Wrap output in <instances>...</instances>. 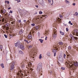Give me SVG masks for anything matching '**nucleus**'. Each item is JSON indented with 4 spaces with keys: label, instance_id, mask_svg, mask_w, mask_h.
Listing matches in <instances>:
<instances>
[{
    "label": "nucleus",
    "instance_id": "f257e3e1",
    "mask_svg": "<svg viewBox=\"0 0 78 78\" xmlns=\"http://www.w3.org/2000/svg\"><path fill=\"white\" fill-rule=\"evenodd\" d=\"M68 61L69 63H69L66 62V65L68 66L69 67H70L71 70L72 72H73L74 73L75 72V68L74 67V66H73L74 65L73 64V62H72L71 60Z\"/></svg>",
    "mask_w": 78,
    "mask_h": 78
},
{
    "label": "nucleus",
    "instance_id": "f03ea898",
    "mask_svg": "<svg viewBox=\"0 0 78 78\" xmlns=\"http://www.w3.org/2000/svg\"><path fill=\"white\" fill-rule=\"evenodd\" d=\"M42 63L41 62H40L38 63L37 69V70L38 72H39L42 70Z\"/></svg>",
    "mask_w": 78,
    "mask_h": 78
},
{
    "label": "nucleus",
    "instance_id": "7ed1b4c3",
    "mask_svg": "<svg viewBox=\"0 0 78 78\" xmlns=\"http://www.w3.org/2000/svg\"><path fill=\"white\" fill-rule=\"evenodd\" d=\"M56 30L53 29V33L52 34V37L53 39H56Z\"/></svg>",
    "mask_w": 78,
    "mask_h": 78
},
{
    "label": "nucleus",
    "instance_id": "20e7f679",
    "mask_svg": "<svg viewBox=\"0 0 78 78\" xmlns=\"http://www.w3.org/2000/svg\"><path fill=\"white\" fill-rule=\"evenodd\" d=\"M70 36L71 38V39H72L73 41H75V40H77V39H78V37H74L72 34H70Z\"/></svg>",
    "mask_w": 78,
    "mask_h": 78
},
{
    "label": "nucleus",
    "instance_id": "39448f33",
    "mask_svg": "<svg viewBox=\"0 0 78 78\" xmlns=\"http://www.w3.org/2000/svg\"><path fill=\"white\" fill-rule=\"evenodd\" d=\"M76 34V35L77 36H78V30L76 29V30H73V35H75Z\"/></svg>",
    "mask_w": 78,
    "mask_h": 78
},
{
    "label": "nucleus",
    "instance_id": "423d86ee",
    "mask_svg": "<svg viewBox=\"0 0 78 78\" xmlns=\"http://www.w3.org/2000/svg\"><path fill=\"white\" fill-rule=\"evenodd\" d=\"M10 66V70H12L14 69V62H12V63H11Z\"/></svg>",
    "mask_w": 78,
    "mask_h": 78
},
{
    "label": "nucleus",
    "instance_id": "0eeeda50",
    "mask_svg": "<svg viewBox=\"0 0 78 78\" xmlns=\"http://www.w3.org/2000/svg\"><path fill=\"white\" fill-rule=\"evenodd\" d=\"M38 2L41 5H42V6H43V5H44V2L43 0H38Z\"/></svg>",
    "mask_w": 78,
    "mask_h": 78
},
{
    "label": "nucleus",
    "instance_id": "6e6552de",
    "mask_svg": "<svg viewBox=\"0 0 78 78\" xmlns=\"http://www.w3.org/2000/svg\"><path fill=\"white\" fill-rule=\"evenodd\" d=\"M57 22L59 23L61 22V19L59 18L56 19Z\"/></svg>",
    "mask_w": 78,
    "mask_h": 78
},
{
    "label": "nucleus",
    "instance_id": "1a4fd4ad",
    "mask_svg": "<svg viewBox=\"0 0 78 78\" xmlns=\"http://www.w3.org/2000/svg\"><path fill=\"white\" fill-rule=\"evenodd\" d=\"M20 49H21V50H23L25 49V47H24V46L22 44L20 45Z\"/></svg>",
    "mask_w": 78,
    "mask_h": 78
},
{
    "label": "nucleus",
    "instance_id": "9d476101",
    "mask_svg": "<svg viewBox=\"0 0 78 78\" xmlns=\"http://www.w3.org/2000/svg\"><path fill=\"white\" fill-rule=\"evenodd\" d=\"M15 47H19V45H20V43L19 42H17L15 44Z\"/></svg>",
    "mask_w": 78,
    "mask_h": 78
},
{
    "label": "nucleus",
    "instance_id": "9b49d317",
    "mask_svg": "<svg viewBox=\"0 0 78 78\" xmlns=\"http://www.w3.org/2000/svg\"><path fill=\"white\" fill-rule=\"evenodd\" d=\"M6 10L5 9L4 10H1V13H3V14H5V13L6 12Z\"/></svg>",
    "mask_w": 78,
    "mask_h": 78
},
{
    "label": "nucleus",
    "instance_id": "f8f14e48",
    "mask_svg": "<svg viewBox=\"0 0 78 78\" xmlns=\"http://www.w3.org/2000/svg\"><path fill=\"white\" fill-rule=\"evenodd\" d=\"M28 40L29 39H31V38H32V36H31V34H28Z\"/></svg>",
    "mask_w": 78,
    "mask_h": 78
},
{
    "label": "nucleus",
    "instance_id": "ddd939ff",
    "mask_svg": "<svg viewBox=\"0 0 78 78\" xmlns=\"http://www.w3.org/2000/svg\"><path fill=\"white\" fill-rule=\"evenodd\" d=\"M23 33V31L22 29H21L19 32V34H22Z\"/></svg>",
    "mask_w": 78,
    "mask_h": 78
},
{
    "label": "nucleus",
    "instance_id": "4468645a",
    "mask_svg": "<svg viewBox=\"0 0 78 78\" xmlns=\"http://www.w3.org/2000/svg\"><path fill=\"white\" fill-rule=\"evenodd\" d=\"M53 51H53V53H54V56H56V50H55V49H53Z\"/></svg>",
    "mask_w": 78,
    "mask_h": 78
},
{
    "label": "nucleus",
    "instance_id": "2eb2a0df",
    "mask_svg": "<svg viewBox=\"0 0 78 78\" xmlns=\"http://www.w3.org/2000/svg\"><path fill=\"white\" fill-rule=\"evenodd\" d=\"M74 66H76V67H77L78 66V62H74Z\"/></svg>",
    "mask_w": 78,
    "mask_h": 78
},
{
    "label": "nucleus",
    "instance_id": "dca6fc26",
    "mask_svg": "<svg viewBox=\"0 0 78 78\" xmlns=\"http://www.w3.org/2000/svg\"><path fill=\"white\" fill-rule=\"evenodd\" d=\"M19 53L21 55H23V52L22 51H19Z\"/></svg>",
    "mask_w": 78,
    "mask_h": 78
},
{
    "label": "nucleus",
    "instance_id": "f3484780",
    "mask_svg": "<svg viewBox=\"0 0 78 78\" xmlns=\"http://www.w3.org/2000/svg\"><path fill=\"white\" fill-rule=\"evenodd\" d=\"M60 33L62 35H64V32H62L61 31H60Z\"/></svg>",
    "mask_w": 78,
    "mask_h": 78
},
{
    "label": "nucleus",
    "instance_id": "a211bd4d",
    "mask_svg": "<svg viewBox=\"0 0 78 78\" xmlns=\"http://www.w3.org/2000/svg\"><path fill=\"white\" fill-rule=\"evenodd\" d=\"M1 66L2 67L3 69H4V65L3 64V63H2L0 64Z\"/></svg>",
    "mask_w": 78,
    "mask_h": 78
},
{
    "label": "nucleus",
    "instance_id": "6ab92c4d",
    "mask_svg": "<svg viewBox=\"0 0 78 78\" xmlns=\"http://www.w3.org/2000/svg\"><path fill=\"white\" fill-rule=\"evenodd\" d=\"M39 41H40L41 43H43V41H44V40H43L42 39H39Z\"/></svg>",
    "mask_w": 78,
    "mask_h": 78
},
{
    "label": "nucleus",
    "instance_id": "aec40b11",
    "mask_svg": "<svg viewBox=\"0 0 78 78\" xmlns=\"http://www.w3.org/2000/svg\"><path fill=\"white\" fill-rule=\"evenodd\" d=\"M58 44H59L60 45H62L63 44V43H62V42H58Z\"/></svg>",
    "mask_w": 78,
    "mask_h": 78
},
{
    "label": "nucleus",
    "instance_id": "412c9836",
    "mask_svg": "<svg viewBox=\"0 0 78 78\" xmlns=\"http://www.w3.org/2000/svg\"><path fill=\"white\" fill-rule=\"evenodd\" d=\"M63 59H59L58 60L59 61V62H63Z\"/></svg>",
    "mask_w": 78,
    "mask_h": 78
},
{
    "label": "nucleus",
    "instance_id": "4be33fe9",
    "mask_svg": "<svg viewBox=\"0 0 78 78\" xmlns=\"http://www.w3.org/2000/svg\"><path fill=\"white\" fill-rule=\"evenodd\" d=\"M35 28L36 29V30H37L39 29V27H38L37 26H36L35 27Z\"/></svg>",
    "mask_w": 78,
    "mask_h": 78
},
{
    "label": "nucleus",
    "instance_id": "5701e85b",
    "mask_svg": "<svg viewBox=\"0 0 78 78\" xmlns=\"http://www.w3.org/2000/svg\"><path fill=\"white\" fill-rule=\"evenodd\" d=\"M21 68L22 69H24L25 68V65L24 64H22L21 65Z\"/></svg>",
    "mask_w": 78,
    "mask_h": 78
},
{
    "label": "nucleus",
    "instance_id": "b1692460",
    "mask_svg": "<svg viewBox=\"0 0 78 78\" xmlns=\"http://www.w3.org/2000/svg\"><path fill=\"white\" fill-rule=\"evenodd\" d=\"M28 65L29 66H32V63H31V62H29Z\"/></svg>",
    "mask_w": 78,
    "mask_h": 78
},
{
    "label": "nucleus",
    "instance_id": "393cba45",
    "mask_svg": "<svg viewBox=\"0 0 78 78\" xmlns=\"http://www.w3.org/2000/svg\"><path fill=\"white\" fill-rule=\"evenodd\" d=\"M11 23L12 24V26H14L15 25V23L14 22H12Z\"/></svg>",
    "mask_w": 78,
    "mask_h": 78
},
{
    "label": "nucleus",
    "instance_id": "a878e982",
    "mask_svg": "<svg viewBox=\"0 0 78 78\" xmlns=\"http://www.w3.org/2000/svg\"><path fill=\"white\" fill-rule=\"evenodd\" d=\"M30 61L31 62H34V59H30Z\"/></svg>",
    "mask_w": 78,
    "mask_h": 78
},
{
    "label": "nucleus",
    "instance_id": "bb28decb",
    "mask_svg": "<svg viewBox=\"0 0 78 78\" xmlns=\"http://www.w3.org/2000/svg\"><path fill=\"white\" fill-rule=\"evenodd\" d=\"M65 3H67V4H68L69 3V2L68 1H67V0H66L65 1Z\"/></svg>",
    "mask_w": 78,
    "mask_h": 78
},
{
    "label": "nucleus",
    "instance_id": "cd10ccee",
    "mask_svg": "<svg viewBox=\"0 0 78 78\" xmlns=\"http://www.w3.org/2000/svg\"><path fill=\"white\" fill-rule=\"evenodd\" d=\"M74 15H75V16H78V12H75V14H74Z\"/></svg>",
    "mask_w": 78,
    "mask_h": 78
},
{
    "label": "nucleus",
    "instance_id": "c85d7f7f",
    "mask_svg": "<svg viewBox=\"0 0 78 78\" xmlns=\"http://www.w3.org/2000/svg\"><path fill=\"white\" fill-rule=\"evenodd\" d=\"M45 34H48L49 33V31L48 30H46L45 32Z\"/></svg>",
    "mask_w": 78,
    "mask_h": 78
},
{
    "label": "nucleus",
    "instance_id": "c756f323",
    "mask_svg": "<svg viewBox=\"0 0 78 78\" xmlns=\"http://www.w3.org/2000/svg\"><path fill=\"white\" fill-rule=\"evenodd\" d=\"M28 40H27L26 39H24V41L26 42H27V44H28L29 42L28 41Z\"/></svg>",
    "mask_w": 78,
    "mask_h": 78
},
{
    "label": "nucleus",
    "instance_id": "7c9ffc66",
    "mask_svg": "<svg viewBox=\"0 0 78 78\" xmlns=\"http://www.w3.org/2000/svg\"><path fill=\"white\" fill-rule=\"evenodd\" d=\"M59 59H62V56L60 55L59 56H58V58Z\"/></svg>",
    "mask_w": 78,
    "mask_h": 78
},
{
    "label": "nucleus",
    "instance_id": "2f4dec72",
    "mask_svg": "<svg viewBox=\"0 0 78 78\" xmlns=\"http://www.w3.org/2000/svg\"><path fill=\"white\" fill-rule=\"evenodd\" d=\"M39 58V59H41L42 58V54H40Z\"/></svg>",
    "mask_w": 78,
    "mask_h": 78
},
{
    "label": "nucleus",
    "instance_id": "473e14b6",
    "mask_svg": "<svg viewBox=\"0 0 78 78\" xmlns=\"http://www.w3.org/2000/svg\"><path fill=\"white\" fill-rule=\"evenodd\" d=\"M28 47L29 48H32V46H31V45H29Z\"/></svg>",
    "mask_w": 78,
    "mask_h": 78
},
{
    "label": "nucleus",
    "instance_id": "72a5a7b5",
    "mask_svg": "<svg viewBox=\"0 0 78 78\" xmlns=\"http://www.w3.org/2000/svg\"><path fill=\"white\" fill-rule=\"evenodd\" d=\"M6 30H7V31H8V30H9V27H6Z\"/></svg>",
    "mask_w": 78,
    "mask_h": 78
},
{
    "label": "nucleus",
    "instance_id": "f704fd0d",
    "mask_svg": "<svg viewBox=\"0 0 78 78\" xmlns=\"http://www.w3.org/2000/svg\"><path fill=\"white\" fill-rule=\"evenodd\" d=\"M3 29H5L6 28V25H5L4 26H3Z\"/></svg>",
    "mask_w": 78,
    "mask_h": 78
},
{
    "label": "nucleus",
    "instance_id": "c9c22d12",
    "mask_svg": "<svg viewBox=\"0 0 78 78\" xmlns=\"http://www.w3.org/2000/svg\"><path fill=\"white\" fill-rule=\"evenodd\" d=\"M68 48L69 50H71V46H69L68 47Z\"/></svg>",
    "mask_w": 78,
    "mask_h": 78
},
{
    "label": "nucleus",
    "instance_id": "e433bc0d",
    "mask_svg": "<svg viewBox=\"0 0 78 78\" xmlns=\"http://www.w3.org/2000/svg\"><path fill=\"white\" fill-rule=\"evenodd\" d=\"M34 25H35V24L33 23H32L31 24V26H32V27H34Z\"/></svg>",
    "mask_w": 78,
    "mask_h": 78
},
{
    "label": "nucleus",
    "instance_id": "4c0bfd02",
    "mask_svg": "<svg viewBox=\"0 0 78 78\" xmlns=\"http://www.w3.org/2000/svg\"><path fill=\"white\" fill-rule=\"evenodd\" d=\"M5 3L6 2L7 3H8V4H9V1H5Z\"/></svg>",
    "mask_w": 78,
    "mask_h": 78
},
{
    "label": "nucleus",
    "instance_id": "58836bf2",
    "mask_svg": "<svg viewBox=\"0 0 78 78\" xmlns=\"http://www.w3.org/2000/svg\"><path fill=\"white\" fill-rule=\"evenodd\" d=\"M43 17H45L47 18L48 17V16H47V15H42Z\"/></svg>",
    "mask_w": 78,
    "mask_h": 78
},
{
    "label": "nucleus",
    "instance_id": "ea45409f",
    "mask_svg": "<svg viewBox=\"0 0 78 78\" xmlns=\"http://www.w3.org/2000/svg\"><path fill=\"white\" fill-rule=\"evenodd\" d=\"M4 36H5V38H8V36H7V35H6V34H5L4 35Z\"/></svg>",
    "mask_w": 78,
    "mask_h": 78
},
{
    "label": "nucleus",
    "instance_id": "a19ab883",
    "mask_svg": "<svg viewBox=\"0 0 78 78\" xmlns=\"http://www.w3.org/2000/svg\"><path fill=\"white\" fill-rule=\"evenodd\" d=\"M2 22H4V21H5V18H3L2 19Z\"/></svg>",
    "mask_w": 78,
    "mask_h": 78
},
{
    "label": "nucleus",
    "instance_id": "79ce46f5",
    "mask_svg": "<svg viewBox=\"0 0 78 78\" xmlns=\"http://www.w3.org/2000/svg\"><path fill=\"white\" fill-rule=\"evenodd\" d=\"M39 14H42V12L40 11L39 12Z\"/></svg>",
    "mask_w": 78,
    "mask_h": 78
},
{
    "label": "nucleus",
    "instance_id": "37998d69",
    "mask_svg": "<svg viewBox=\"0 0 78 78\" xmlns=\"http://www.w3.org/2000/svg\"><path fill=\"white\" fill-rule=\"evenodd\" d=\"M66 31L67 32L69 31V28H66Z\"/></svg>",
    "mask_w": 78,
    "mask_h": 78
},
{
    "label": "nucleus",
    "instance_id": "c03bdc74",
    "mask_svg": "<svg viewBox=\"0 0 78 78\" xmlns=\"http://www.w3.org/2000/svg\"><path fill=\"white\" fill-rule=\"evenodd\" d=\"M2 48H3V46L2 45L0 46V49H2Z\"/></svg>",
    "mask_w": 78,
    "mask_h": 78
},
{
    "label": "nucleus",
    "instance_id": "a18cd8bd",
    "mask_svg": "<svg viewBox=\"0 0 78 78\" xmlns=\"http://www.w3.org/2000/svg\"><path fill=\"white\" fill-rule=\"evenodd\" d=\"M17 75H18V76H19V75H20V73H17Z\"/></svg>",
    "mask_w": 78,
    "mask_h": 78
},
{
    "label": "nucleus",
    "instance_id": "49530a36",
    "mask_svg": "<svg viewBox=\"0 0 78 78\" xmlns=\"http://www.w3.org/2000/svg\"><path fill=\"white\" fill-rule=\"evenodd\" d=\"M64 59H65V58H66V54H64Z\"/></svg>",
    "mask_w": 78,
    "mask_h": 78
},
{
    "label": "nucleus",
    "instance_id": "de8ad7c7",
    "mask_svg": "<svg viewBox=\"0 0 78 78\" xmlns=\"http://www.w3.org/2000/svg\"><path fill=\"white\" fill-rule=\"evenodd\" d=\"M9 23H7L6 24H5V26H6V27H9Z\"/></svg>",
    "mask_w": 78,
    "mask_h": 78
},
{
    "label": "nucleus",
    "instance_id": "09e8293b",
    "mask_svg": "<svg viewBox=\"0 0 78 78\" xmlns=\"http://www.w3.org/2000/svg\"><path fill=\"white\" fill-rule=\"evenodd\" d=\"M61 69H62V70H64L65 69V68L64 67H62Z\"/></svg>",
    "mask_w": 78,
    "mask_h": 78
},
{
    "label": "nucleus",
    "instance_id": "8fccbe9b",
    "mask_svg": "<svg viewBox=\"0 0 78 78\" xmlns=\"http://www.w3.org/2000/svg\"><path fill=\"white\" fill-rule=\"evenodd\" d=\"M59 16L60 18H62V15H59Z\"/></svg>",
    "mask_w": 78,
    "mask_h": 78
},
{
    "label": "nucleus",
    "instance_id": "3c124183",
    "mask_svg": "<svg viewBox=\"0 0 78 78\" xmlns=\"http://www.w3.org/2000/svg\"><path fill=\"white\" fill-rule=\"evenodd\" d=\"M23 22H24L25 23H26V24H27V22L26 21V20H23Z\"/></svg>",
    "mask_w": 78,
    "mask_h": 78
},
{
    "label": "nucleus",
    "instance_id": "603ef678",
    "mask_svg": "<svg viewBox=\"0 0 78 78\" xmlns=\"http://www.w3.org/2000/svg\"><path fill=\"white\" fill-rule=\"evenodd\" d=\"M48 56H50V53H47Z\"/></svg>",
    "mask_w": 78,
    "mask_h": 78
},
{
    "label": "nucleus",
    "instance_id": "864d4df0",
    "mask_svg": "<svg viewBox=\"0 0 78 78\" xmlns=\"http://www.w3.org/2000/svg\"><path fill=\"white\" fill-rule=\"evenodd\" d=\"M17 2H20V0H16Z\"/></svg>",
    "mask_w": 78,
    "mask_h": 78
},
{
    "label": "nucleus",
    "instance_id": "5fc2aeb1",
    "mask_svg": "<svg viewBox=\"0 0 78 78\" xmlns=\"http://www.w3.org/2000/svg\"><path fill=\"white\" fill-rule=\"evenodd\" d=\"M61 48H62V47L64 48V45H62L61 46Z\"/></svg>",
    "mask_w": 78,
    "mask_h": 78
},
{
    "label": "nucleus",
    "instance_id": "6e6d98bb",
    "mask_svg": "<svg viewBox=\"0 0 78 78\" xmlns=\"http://www.w3.org/2000/svg\"><path fill=\"white\" fill-rule=\"evenodd\" d=\"M9 13H12V10H10Z\"/></svg>",
    "mask_w": 78,
    "mask_h": 78
},
{
    "label": "nucleus",
    "instance_id": "4d7b16f0",
    "mask_svg": "<svg viewBox=\"0 0 78 78\" xmlns=\"http://www.w3.org/2000/svg\"><path fill=\"white\" fill-rule=\"evenodd\" d=\"M9 37H10V38L12 37V36H11V35H9Z\"/></svg>",
    "mask_w": 78,
    "mask_h": 78
},
{
    "label": "nucleus",
    "instance_id": "13d9d810",
    "mask_svg": "<svg viewBox=\"0 0 78 78\" xmlns=\"http://www.w3.org/2000/svg\"><path fill=\"white\" fill-rule=\"evenodd\" d=\"M48 1L49 3H50V2H51V0H48Z\"/></svg>",
    "mask_w": 78,
    "mask_h": 78
},
{
    "label": "nucleus",
    "instance_id": "bf43d9fd",
    "mask_svg": "<svg viewBox=\"0 0 78 78\" xmlns=\"http://www.w3.org/2000/svg\"><path fill=\"white\" fill-rule=\"evenodd\" d=\"M76 4L75 3H73V6H75Z\"/></svg>",
    "mask_w": 78,
    "mask_h": 78
},
{
    "label": "nucleus",
    "instance_id": "052dcab7",
    "mask_svg": "<svg viewBox=\"0 0 78 78\" xmlns=\"http://www.w3.org/2000/svg\"><path fill=\"white\" fill-rule=\"evenodd\" d=\"M35 6L36 8H38V7H39V6L37 5H35Z\"/></svg>",
    "mask_w": 78,
    "mask_h": 78
},
{
    "label": "nucleus",
    "instance_id": "680f3d73",
    "mask_svg": "<svg viewBox=\"0 0 78 78\" xmlns=\"http://www.w3.org/2000/svg\"><path fill=\"white\" fill-rule=\"evenodd\" d=\"M20 75H23V73H20Z\"/></svg>",
    "mask_w": 78,
    "mask_h": 78
},
{
    "label": "nucleus",
    "instance_id": "e2e57ef3",
    "mask_svg": "<svg viewBox=\"0 0 78 78\" xmlns=\"http://www.w3.org/2000/svg\"><path fill=\"white\" fill-rule=\"evenodd\" d=\"M48 38L47 37H46L45 38V40H47V39Z\"/></svg>",
    "mask_w": 78,
    "mask_h": 78
},
{
    "label": "nucleus",
    "instance_id": "0e129e2a",
    "mask_svg": "<svg viewBox=\"0 0 78 78\" xmlns=\"http://www.w3.org/2000/svg\"><path fill=\"white\" fill-rule=\"evenodd\" d=\"M71 23V21H69V24H70Z\"/></svg>",
    "mask_w": 78,
    "mask_h": 78
},
{
    "label": "nucleus",
    "instance_id": "69168bd1",
    "mask_svg": "<svg viewBox=\"0 0 78 78\" xmlns=\"http://www.w3.org/2000/svg\"><path fill=\"white\" fill-rule=\"evenodd\" d=\"M18 21H19V22L20 23V22H21V20H18Z\"/></svg>",
    "mask_w": 78,
    "mask_h": 78
},
{
    "label": "nucleus",
    "instance_id": "338daca9",
    "mask_svg": "<svg viewBox=\"0 0 78 78\" xmlns=\"http://www.w3.org/2000/svg\"><path fill=\"white\" fill-rule=\"evenodd\" d=\"M11 7H9V8H8V9H11Z\"/></svg>",
    "mask_w": 78,
    "mask_h": 78
},
{
    "label": "nucleus",
    "instance_id": "774afa93",
    "mask_svg": "<svg viewBox=\"0 0 78 78\" xmlns=\"http://www.w3.org/2000/svg\"><path fill=\"white\" fill-rule=\"evenodd\" d=\"M31 32H30L29 33V34H30L31 35Z\"/></svg>",
    "mask_w": 78,
    "mask_h": 78
}]
</instances>
